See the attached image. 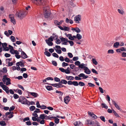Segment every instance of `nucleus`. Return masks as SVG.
Returning <instances> with one entry per match:
<instances>
[{"label":"nucleus","mask_w":126,"mask_h":126,"mask_svg":"<svg viewBox=\"0 0 126 126\" xmlns=\"http://www.w3.org/2000/svg\"><path fill=\"white\" fill-rule=\"evenodd\" d=\"M74 86H77L79 85L78 82L77 81H73V84Z\"/></svg>","instance_id":"obj_41"},{"label":"nucleus","mask_w":126,"mask_h":126,"mask_svg":"<svg viewBox=\"0 0 126 126\" xmlns=\"http://www.w3.org/2000/svg\"><path fill=\"white\" fill-rule=\"evenodd\" d=\"M30 94L35 97H36L39 96L38 94L36 93L30 92Z\"/></svg>","instance_id":"obj_18"},{"label":"nucleus","mask_w":126,"mask_h":126,"mask_svg":"<svg viewBox=\"0 0 126 126\" xmlns=\"http://www.w3.org/2000/svg\"><path fill=\"white\" fill-rule=\"evenodd\" d=\"M32 2L38 5L45 4L46 0H31Z\"/></svg>","instance_id":"obj_4"},{"label":"nucleus","mask_w":126,"mask_h":126,"mask_svg":"<svg viewBox=\"0 0 126 126\" xmlns=\"http://www.w3.org/2000/svg\"><path fill=\"white\" fill-rule=\"evenodd\" d=\"M46 115L45 114H41L40 116V117L42 120H44V119H47V118H46Z\"/></svg>","instance_id":"obj_19"},{"label":"nucleus","mask_w":126,"mask_h":126,"mask_svg":"<svg viewBox=\"0 0 126 126\" xmlns=\"http://www.w3.org/2000/svg\"><path fill=\"white\" fill-rule=\"evenodd\" d=\"M78 84L80 86H83L85 85V84L83 82L81 81L79 82Z\"/></svg>","instance_id":"obj_42"},{"label":"nucleus","mask_w":126,"mask_h":126,"mask_svg":"<svg viewBox=\"0 0 126 126\" xmlns=\"http://www.w3.org/2000/svg\"><path fill=\"white\" fill-rule=\"evenodd\" d=\"M35 109V107L33 106H32L30 107V109L31 111H33Z\"/></svg>","instance_id":"obj_36"},{"label":"nucleus","mask_w":126,"mask_h":126,"mask_svg":"<svg viewBox=\"0 0 126 126\" xmlns=\"http://www.w3.org/2000/svg\"><path fill=\"white\" fill-rule=\"evenodd\" d=\"M86 123L89 126H95V122L91 120H87Z\"/></svg>","instance_id":"obj_5"},{"label":"nucleus","mask_w":126,"mask_h":126,"mask_svg":"<svg viewBox=\"0 0 126 126\" xmlns=\"http://www.w3.org/2000/svg\"><path fill=\"white\" fill-rule=\"evenodd\" d=\"M112 103L114 105L115 107L118 110H120V109L119 106L116 103L115 101L113 100H112Z\"/></svg>","instance_id":"obj_10"},{"label":"nucleus","mask_w":126,"mask_h":126,"mask_svg":"<svg viewBox=\"0 0 126 126\" xmlns=\"http://www.w3.org/2000/svg\"><path fill=\"white\" fill-rule=\"evenodd\" d=\"M13 97L15 99H16L19 97V96L16 94H14Z\"/></svg>","instance_id":"obj_50"},{"label":"nucleus","mask_w":126,"mask_h":126,"mask_svg":"<svg viewBox=\"0 0 126 126\" xmlns=\"http://www.w3.org/2000/svg\"><path fill=\"white\" fill-rule=\"evenodd\" d=\"M37 105V107L38 108H41V106L40 105L39 102L38 101H37L36 104Z\"/></svg>","instance_id":"obj_54"},{"label":"nucleus","mask_w":126,"mask_h":126,"mask_svg":"<svg viewBox=\"0 0 126 126\" xmlns=\"http://www.w3.org/2000/svg\"><path fill=\"white\" fill-rule=\"evenodd\" d=\"M15 108V107L14 106H12V107H10V109H9V111H12Z\"/></svg>","instance_id":"obj_44"},{"label":"nucleus","mask_w":126,"mask_h":126,"mask_svg":"<svg viewBox=\"0 0 126 126\" xmlns=\"http://www.w3.org/2000/svg\"><path fill=\"white\" fill-rule=\"evenodd\" d=\"M18 87L20 88L23 91L24 90V89L23 86L20 85L18 84Z\"/></svg>","instance_id":"obj_61"},{"label":"nucleus","mask_w":126,"mask_h":126,"mask_svg":"<svg viewBox=\"0 0 126 126\" xmlns=\"http://www.w3.org/2000/svg\"><path fill=\"white\" fill-rule=\"evenodd\" d=\"M46 115V118H47V119L51 120V119L52 118H56V117H51L50 115H49L48 116H47V115Z\"/></svg>","instance_id":"obj_39"},{"label":"nucleus","mask_w":126,"mask_h":126,"mask_svg":"<svg viewBox=\"0 0 126 126\" xmlns=\"http://www.w3.org/2000/svg\"><path fill=\"white\" fill-rule=\"evenodd\" d=\"M112 112L114 114V115L117 117H119V116L118 114L114 110H112Z\"/></svg>","instance_id":"obj_28"},{"label":"nucleus","mask_w":126,"mask_h":126,"mask_svg":"<svg viewBox=\"0 0 126 126\" xmlns=\"http://www.w3.org/2000/svg\"><path fill=\"white\" fill-rule=\"evenodd\" d=\"M74 125L75 126H82L83 124L81 122L77 121L75 122Z\"/></svg>","instance_id":"obj_11"},{"label":"nucleus","mask_w":126,"mask_h":126,"mask_svg":"<svg viewBox=\"0 0 126 126\" xmlns=\"http://www.w3.org/2000/svg\"><path fill=\"white\" fill-rule=\"evenodd\" d=\"M44 54L48 57H49L51 56L50 53L48 51H45Z\"/></svg>","instance_id":"obj_33"},{"label":"nucleus","mask_w":126,"mask_h":126,"mask_svg":"<svg viewBox=\"0 0 126 126\" xmlns=\"http://www.w3.org/2000/svg\"><path fill=\"white\" fill-rule=\"evenodd\" d=\"M18 101L24 104L30 105V102L24 96H20L18 100Z\"/></svg>","instance_id":"obj_3"},{"label":"nucleus","mask_w":126,"mask_h":126,"mask_svg":"<svg viewBox=\"0 0 126 126\" xmlns=\"http://www.w3.org/2000/svg\"><path fill=\"white\" fill-rule=\"evenodd\" d=\"M119 46V43L118 42H116L113 45V47H114L117 48Z\"/></svg>","instance_id":"obj_20"},{"label":"nucleus","mask_w":126,"mask_h":126,"mask_svg":"<svg viewBox=\"0 0 126 126\" xmlns=\"http://www.w3.org/2000/svg\"><path fill=\"white\" fill-rule=\"evenodd\" d=\"M68 65V64L65 62H63L62 63V66L63 67L66 66Z\"/></svg>","instance_id":"obj_46"},{"label":"nucleus","mask_w":126,"mask_h":126,"mask_svg":"<svg viewBox=\"0 0 126 126\" xmlns=\"http://www.w3.org/2000/svg\"><path fill=\"white\" fill-rule=\"evenodd\" d=\"M101 105L102 106V107L103 108H105L106 109H107L108 108V107L107 106H106L105 104V103H102Z\"/></svg>","instance_id":"obj_49"},{"label":"nucleus","mask_w":126,"mask_h":126,"mask_svg":"<svg viewBox=\"0 0 126 126\" xmlns=\"http://www.w3.org/2000/svg\"><path fill=\"white\" fill-rule=\"evenodd\" d=\"M54 23L55 24V25L56 26L59 25V22L57 20H56L54 21Z\"/></svg>","instance_id":"obj_40"},{"label":"nucleus","mask_w":126,"mask_h":126,"mask_svg":"<svg viewBox=\"0 0 126 126\" xmlns=\"http://www.w3.org/2000/svg\"><path fill=\"white\" fill-rule=\"evenodd\" d=\"M16 65L17 66L20 65L21 67H24L25 66L23 63L21 61L17 63H16Z\"/></svg>","instance_id":"obj_17"},{"label":"nucleus","mask_w":126,"mask_h":126,"mask_svg":"<svg viewBox=\"0 0 126 126\" xmlns=\"http://www.w3.org/2000/svg\"><path fill=\"white\" fill-rule=\"evenodd\" d=\"M53 36L52 38L53 39L55 40L57 39L58 38V36L56 34L53 33Z\"/></svg>","instance_id":"obj_26"},{"label":"nucleus","mask_w":126,"mask_h":126,"mask_svg":"<svg viewBox=\"0 0 126 126\" xmlns=\"http://www.w3.org/2000/svg\"><path fill=\"white\" fill-rule=\"evenodd\" d=\"M66 79L68 80H74V78L72 76H66Z\"/></svg>","instance_id":"obj_16"},{"label":"nucleus","mask_w":126,"mask_h":126,"mask_svg":"<svg viewBox=\"0 0 126 126\" xmlns=\"http://www.w3.org/2000/svg\"><path fill=\"white\" fill-rule=\"evenodd\" d=\"M36 113H34V112L32 114V115L33 116H34V117L38 118V115Z\"/></svg>","instance_id":"obj_62"},{"label":"nucleus","mask_w":126,"mask_h":126,"mask_svg":"<svg viewBox=\"0 0 126 126\" xmlns=\"http://www.w3.org/2000/svg\"><path fill=\"white\" fill-rule=\"evenodd\" d=\"M88 85H89V87H94L95 86V85L91 83H88Z\"/></svg>","instance_id":"obj_45"},{"label":"nucleus","mask_w":126,"mask_h":126,"mask_svg":"<svg viewBox=\"0 0 126 126\" xmlns=\"http://www.w3.org/2000/svg\"><path fill=\"white\" fill-rule=\"evenodd\" d=\"M3 89L4 90L7 94L9 93V88L6 86V87H2Z\"/></svg>","instance_id":"obj_21"},{"label":"nucleus","mask_w":126,"mask_h":126,"mask_svg":"<svg viewBox=\"0 0 126 126\" xmlns=\"http://www.w3.org/2000/svg\"><path fill=\"white\" fill-rule=\"evenodd\" d=\"M55 93H56L59 94V96H62L63 94L62 92H61L60 91H59L58 90H56L55 91Z\"/></svg>","instance_id":"obj_31"},{"label":"nucleus","mask_w":126,"mask_h":126,"mask_svg":"<svg viewBox=\"0 0 126 126\" xmlns=\"http://www.w3.org/2000/svg\"><path fill=\"white\" fill-rule=\"evenodd\" d=\"M84 72L87 74H90L91 72V71L87 67H85V68L84 69Z\"/></svg>","instance_id":"obj_15"},{"label":"nucleus","mask_w":126,"mask_h":126,"mask_svg":"<svg viewBox=\"0 0 126 126\" xmlns=\"http://www.w3.org/2000/svg\"><path fill=\"white\" fill-rule=\"evenodd\" d=\"M14 114L13 111H10L9 112H7L6 113V115H13Z\"/></svg>","instance_id":"obj_43"},{"label":"nucleus","mask_w":126,"mask_h":126,"mask_svg":"<svg viewBox=\"0 0 126 126\" xmlns=\"http://www.w3.org/2000/svg\"><path fill=\"white\" fill-rule=\"evenodd\" d=\"M100 119L103 121L104 122H105V118L103 116H101L100 117Z\"/></svg>","instance_id":"obj_51"},{"label":"nucleus","mask_w":126,"mask_h":126,"mask_svg":"<svg viewBox=\"0 0 126 126\" xmlns=\"http://www.w3.org/2000/svg\"><path fill=\"white\" fill-rule=\"evenodd\" d=\"M117 11L120 14L123 15L125 14L124 9L121 7H120V9H118Z\"/></svg>","instance_id":"obj_8"},{"label":"nucleus","mask_w":126,"mask_h":126,"mask_svg":"<svg viewBox=\"0 0 126 126\" xmlns=\"http://www.w3.org/2000/svg\"><path fill=\"white\" fill-rule=\"evenodd\" d=\"M40 112V109H39L36 108L35 109V110L34 111V113H38Z\"/></svg>","instance_id":"obj_53"},{"label":"nucleus","mask_w":126,"mask_h":126,"mask_svg":"<svg viewBox=\"0 0 126 126\" xmlns=\"http://www.w3.org/2000/svg\"><path fill=\"white\" fill-rule=\"evenodd\" d=\"M82 38L81 35L79 34H77L76 35V38L78 40L81 39Z\"/></svg>","instance_id":"obj_29"},{"label":"nucleus","mask_w":126,"mask_h":126,"mask_svg":"<svg viewBox=\"0 0 126 126\" xmlns=\"http://www.w3.org/2000/svg\"><path fill=\"white\" fill-rule=\"evenodd\" d=\"M21 57L23 59H25L27 58V56L25 53L23 51H22L21 53Z\"/></svg>","instance_id":"obj_12"},{"label":"nucleus","mask_w":126,"mask_h":126,"mask_svg":"<svg viewBox=\"0 0 126 126\" xmlns=\"http://www.w3.org/2000/svg\"><path fill=\"white\" fill-rule=\"evenodd\" d=\"M53 39L52 36H51L50 37L48 38V40L46 39L45 40V41L46 42H52L53 41Z\"/></svg>","instance_id":"obj_24"},{"label":"nucleus","mask_w":126,"mask_h":126,"mask_svg":"<svg viewBox=\"0 0 126 126\" xmlns=\"http://www.w3.org/2000/svg\"><path fill=\"white\" fill-rule=\"evenodd\" d=\"M27 14V12L26 11H20L17 12L16 15L18 17L22 19L26 16Z\"/></svg>","instance_id":"obj_2"},{"label":"nucleus","mask_w":126,"mask_h":126,"mask_svg":"<svg viewBox=\"0 0 126 126\" xmlns=\"http://www.w3.org/2000/svg\"><path fill=\"white\" fill-rule=\"evenodd\" d=\"M85 64L83 63H82L81 64H80V65H79V67L82 69L83 68L84 70V69L85 68V67H87L85 66Z\"/></svg>","instance_id":"obj_23"},{"label":"nucleus","mask_w":126,"mask_h":126,"mask_svg":"<svg viewBox=\"0 0 126 126\" xmlns=\"http://www.w3.org/2000/svg\"><path fill=\"white\" fill-rule=\"evenodd\" d=\"M76 30L75 32H76L77 33H79L80 32V30L78 27H76Z\"/></svg>","instance_id":"obj_59"},{"label":"nucleus","mask_w":126,"mask_h":126,"mask_svg":"<svg viewBox=\"0 0 126 126\" xmlns=\"http://www.w3.org/2000/svg\"><path fill=\"white\" fill-rule=\"evenodd\" d=\"M47 84L50 85H51L53 87H55L57 88H60V84L55 83V84H49L47 83Z\"/></svg>","instance_id":"obj_14"},{"label":"nucleus","mask_w":126,"mask_h":126,"mask_svg":"<svg viewBox=\"0 0 126 126\" xmlns=\"http://www.w3.org/2000/svg\"><path fill=\"white\" fill-rule=\"evenodd\" d=\"M70 98L68 96H67L64 99V102L66 104H67L70 101Z\"/></svg>","instance_id":"obj_9"},{"label":"nucleus","mask_w":126,"mask_h":126,"mask_svg":"<svg viewBox=\"0 0 126 126\" xmlns=\"http://www.w3.org/2000/svg\"><path fill=\"white\" fill-rule=\"evenodd\" d=\"M68 35H69V37H68V38L69 40H74V38L72 36V34H68Z\"/></svg>","instance_id":"obj_30"},{"label":"nucleus","mask_w":126,"mask_h":126,"mask_svg":"<svg viewBox=\"0 0 126 126\" xmlns=\"http://www.w3.org/2000/svg\"><path fill=\"white\" fill-rule=\"evenodd\" d=\"M92 62L95 65H96L97 64V62L96 60V59L94 58H93L92 59Z\"/></svg>","instance_id":"obj_34"},{"label":"nucleus","mask_w":126,"mask_h":126,"mask_svg":"<svg viewBox=\"0 0 126 126\" xmlns=\"http://www.w3.org/2000/svg\"><path fill=\"white\" fill-rule=\"evenodd\" d=\"M64 60V61L68 63H69L70 62V60L67 57H66L65 58Z\"/></svg>","instance_id":"obj_55"},{"label":"nucleus","mask_w":126,"mask_h":126,"mask_svg":"<svg viewBox=\"0 0 126 126\" xmlns=\"http://www.w3.org/2000/svg\"><path fill=\"white\" fill-rule=\"evenodd\" d=\"M14 17V15L13 14H10L9 15V17L10 19L11 22L14 24L15 25L16 23V21Z\"/></svg>","instance_id":"obj_7"},{"label":"nucleus","mask_w":126,"mask_h":126,"mask_svg":"<svg viewBox=\"0 0 126 126\" xmlns=\"http://www.w3.org/2000/svg\"><path fill=\"white\" fill-rule=\"evenodd\" d=\"M99 89L100 90V92H101V93H104L103 90L102 88L100 87H99Z\"/></svg>","instance_id":"obj_63"},{"label":"nucleus","mask_w":126,"mask_h":126,"mask_svg":"<svg viewBox=\"0 0 126 126\" xmlns=\"http://www.w3.org/2000/svg\"><path fill=\"white\" fill-rule=\"evenodd\" d=\"M0 125L2 126H6V124L5 121L2 120L0 122Z\"/></svg>","instance_id":"obj_25"},{"label":"nucleus","mask_w":126,"mask_h":126,"mask_svg":"<svg viewBox=\"0 0 126 126\" xmlns=\"http://www.w3.org/2000/svg\"><path fill=\"white\" fill-rule=\"evenodd\" d=\"M81 16L80 15H78L74 17V20L77 23H79V21L81 20Z\"/></svg>","instance_id":"obj_6"},{"label":"nucleus","mask_w":126,"mask_h":126,"mask_svg":"<svg viewBox=\"0 0 126 126\" xmlns=\"http://www.w3.org/2000/svg\"><path fill=\"white\" fill-rule=\"evenodd\" d=\"M52 63L54 65L56 66H57V63L55 61H52Z\"/></svg>","instance_id":"obj_60"},{"label":"nucleus","mask_w":126,"mask_h":126,"mask_svg":"<svg viewBox=\"0 0 126 126\" xmlns=\"http://www.w3.org/2000/svg\"><path fill=\"white\" fill-rule=\"evenodd\" d=\"M69 28L68 27H65L63 28V31H69Z\"/></svg>","instance_id":"obj_52"},{"label":"nucleus","mask_w":126,"mask_h":126,"mask_svg":"<svg viewBox=\"0 0 126 126\" xmlns=\"http://www.w3.org/2000/svg\"><path fill=\"white\" fill-rule=\"evenodd\" d=\"M55 50L57 53L59 54H61L62 52L61 50L60 49H55Z\"/></svg>","instance_id":"obj_58"},{"label":"nucleus","mask_w":126,"mask_h":126,"mask_svg":"<svg viewBox=\"0 0 126 126\" xmlns=\"http://www.w3.org/2000/svg\"><path fill=\"white\" fill-rule=\"evenodd\" d=\"M88 113L92 117L93 119H95L96 118V116L93 112L90 111H88Z\"/></svg>","instance_id":"obj_13"},{"label":"nucleus","mask_w":126,"mask_h":126,"mask_svg":"<svg viewBox=\"0 0 126 126\" xmlns=\"http://www.w3.org/2000/svg\"><path fill=\"white\" fill-rule=\"evenodd\" d=\"M10 39L13 42H14L16 41V39L14 36H11L10 37Z\"/></svg>","instance_id":"obj_32"},{"label":"nucleus","mask_w":126,"mask_h":126,"mask_svg":"<svg viewBox=\"0 0 126 126\" xmlns=\"http://www.w3.org/2000/svg\"><path fill=\"white\" fill-rule=\"evenodd\" d=\"M46 88L47 90L48 91H50L51 90H53V89H52L53 87L52 86H47L46 87Z\"/></svg>","instance_id":"obj_27"},{"label":"nucleus","mask_w":126,"mask_h":126,"mask_svg":"<svg viewBox=\"0 0 126 126\" xmlns=\"http://www.w3.org/2000/svg\"><path fill=\"white\" fill-rule=\"evenodd\" d=\"M46 43L49 46H51L53 45V43L52 42H47Z\"/></svg>","instance_id":"obj_47"},{"label":"nucleus","mask_w":126,"mask_h":126,"mask_svg":"<svg viewBox=\"0 0 126 126\" xmlns=\"http://www.w3.org/2000/svg\"><path fill=\"white\" fill-rule=\"evenodd\" d=\"M122 56L123 57H126V53L125 52H123L122 54Z\"/></svg>","instance_id":"obj_64"},{"label":"nucleus","mask_w":126,"mask_h":126,"mask_svg":"<svg viewBox=\"0 0 126 126\" xmlns=\"http://www.w3.org/2000/svg\"><path fill=\"white\" fill-rule=\"evenodd\" d=\"M54 81L56 82H59L60 80V79L57 77L54 78Z\"/></svg>","instance_id":"obj_57"},{"label":"nucleus","mask_w":126,"mask_h":126,"mask_svg":"<svg viewBox=\"0 0 126 126\" xmlns=\"http://www.w3.org/2000/svg\"><path fill=\"white\" fill-rule=\"evenodd\" d=\"M6 79L7 81L6 83V85H8L9 84H11L10 82L11 79L9 78H6Z\"/></svg>","instance_id":"obj_22"},{"label":"nucleus","mask_w":126,"mask_h":126,"mask_svg":"<svg viewBox=\"0 0 126 126\" xmlns=\"http://www.w3.org/2000/svg\"><path fill=\"white\" fill-rule=\"evenodd\" d=\"M2 70L0 71L1 72H2L3 73H6L7 72V70L6 67H4L2 69Z\"/></svg>","instance_id":"obj_38"},{"label":"nucleus","mask_w":126,"mask_h":126,"mask_svg":"<svg viewBox=\"0 0 126 126\" xmlns=\"http://www.w3.org/2000/svg\"><path fill=\"white\" fill-rule=\"evenodd\" d=\"M75 64L76 65L79 66L80 64V62L79 61H77L75 62Z\"/></svg>","instance_id":"obj_56"},{"label":"nucleus","mask_w":126,"mask_h":126,"mask_svg":"<svg viewBox=\"0 0 126 126\" xmlns=\"http://www.w3.org/2000/svg\"><path fill=\"white\" fill-rule=\"evenodd\" d=\"M43 10L45 18L49 20H51L53 16L52 14L50 13L49 11V6L44 7Z\"/></svg>","instance_id":"obj_1"},{"label":"nucleus","mask_w":126,"mask_h":126,"mask_svg":"<svg viewBox=\"0 0 126 126\" xmlns=\"http://www.w3.org/2000/svg\"><path fill=\"white\" fill-rule=\"evenodd\" d=\"M108 53L109 54H113L114 53V51L113 49H109L108 51Z\"/></svg>","instance_id":"obj_35"},{"label":"nucleus","mask_w":126,"mask_h":126,"mask_svg":"<svg viewBox=\"0 0 126 126\" xmlns=\"http://www.w3.org/2000/svg\"><path fill=\"white\" fill-rule=\"evenodd\" d=\"M52 56L58 58L59 56L58 55L55 53H53L52 54Z\"/></svg>","instance_id":"obj_48"},{"label":"nucleus","mask_w":126,"mask_h":126,"mask_svg":"<svg viewBox=\"0 0 126 126\" xmlns=\"http://www.w3.org/2000/svg\"><path fill=\"white\" fill-rule=\"evenodd\" d=\"M55 118L54 122L56 124H58L59 122V119L56 118H56Z\"/></svg>","instance_id":"obj_37"}]
</instances>
